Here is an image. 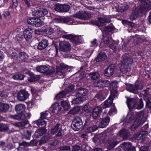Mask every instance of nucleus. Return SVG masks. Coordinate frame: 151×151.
Here are the masks:
<instances>
[{
  "mask_svg": "<svg viewBox=\"0 0 151 151\" xmlns=\"http://www.w3.org/2000/svg\"><path fill=\"white\" fill-rule=\"evenodd\" d=\"M102 36L103 37L102 38V40L103 43L104 44V46L105 47H109V44L110 42L109 38L107 37H105L104 35H103Z\"/></svg>",
  "mask_w": 151,
  "mask_h": 151,
  "instance_id": "47",
  "label": "nucleus"
},
{
  "mask_svg": "<svg viewBox=\"0 0 151 151\" xmlns=\"http://www.w3.org/2000/svg\"><path fill=\"white\" fill-rule=\"evenodd\" d=\"M27 22L29 24L34 27H40L42 24L41 20L39 18L31 17L27 19Z\"/></svg>",
  "mask_w": 151,
  "mask_h": 151,
  "instance_id": "7",
  "label": "nucleus"
},
{
  "mask_svg": "<svg viewBox=\"0 0 151 151\" xmlns=\"http://www.w3.org/2000/svg\"><path fill=\"white\" fill-rule=\"evenodd\" d=\"M95 87L101 88L103 87V80H97L94 83Z\"/></svg>",
  "mask_w": 151,
  "mask_h": 151,
  "instance_id": "50",
  "label": "nucleus"
},
{
  "mask_svg": "<svg viewBox=\"0 0 151 151\" xmlns=\"http://www.w3.org/2000/svg\"><path fill=\"white\" fill-rule=\"evenodd\" d=\"M83 97L81 98V97H77L76 98H74L73 99V100L71 101L72 104H81L82 103L83 101H85L83 100Z\"/></svg>",
  "mask_w": 151,
  "mask_h": 151,
  "instance_id": "41",
  "label": "nucleus"
},
{
  "mask_svg": "<svg viewBox=\"0 0 151 151\" xmlns=\"http://www.w3.org/2000/svg\"><path fill=\"white\" fill-rule=\"evenodd\" d=\"M3 15L4 18L7 20H10L11 19V15L10 12L8 11L3 12Z\"/></svg>",
  "mask_w": 151,
  "mask_h": 151,
  "instance_id": "54",
  "label": "nucleus"
},
{
  "mask_svg": "<svg viewBox=\"0 0 151 151\" xmlns=\"http://www.w3.org/2000/svg\"><path fill=\"white\" fill-rule=\"evenodd\" d=\"M103 82V86L104 87H111V83L110 82L107 80H102Z\"/></svg>",
  "mask_w": 151,
  "mask_h": 151,
  "instance_id": "62",
  "label": "nucleus"
},
{
  "mask_svg": "<svg viewBox=\"0 0 151 151\" xmlns=\"http://www.w3.org/2000/svg\"><path fill=\"white\" fill-rule=\"evenodd\" d=\"M146 108L150 110H151V101L149 99H146L145 104Z\"/></svg>",
  "mask_w": 151,
  "mask_h": 151,
  "instance_id": "56",
  "label": "nucleus"
},
{
  "mask_svg": "<svg viewBox=\"0 0 151 151\" xmlns=\"http://www.w3.org/2000/svg\"><path fill=\"white\" fill-rule=\"evenodd\" d=\"M63 107V111H68L70 106V104L66 101H61V105Z\"/></svg>",
  "mask_w": 151,
  "mask_h": 151,
  "instance_id": "38",
  "label": "nucleus"
},
{
  "mask_svg": "<svg viewBox=\"0 0 151 151\" xmlns=\"http://www.w3.org/2000/svg\"><path fill=\"white\" fill-rule=\"evenodd\" d=\"M112 49L114 52H115L116 51V49L117 47V45L116 44H113L109 46Z\"/></svg>",
  "mask_w": 151,
  "mask_h": 151,
  "instance_id": "64",
  "label": "nucleus"
},
{
  "mask_svg": "<svg viewBox=\"0 0 151 151\" xmlns=\"http://www.w3.org/2000/svg\"><path fill=\"white\" fill-rule=\"evenodd\" d=\"M71 127L75 131H77L80 129H83V122L81 118L76 117L72 121Z\"/></svg>",
  "mask_w": 151,
  "mask_h": 151,
  "instance_id": "4",
  "label": "nucleus"
},
{
  "mask_svg": "<svg viewBox=\"0 0 151 151\" xmlns=\"http://www.w3.org/2000/svg\"><path fill=\"white\" fill-rule=\"evenodd\" d=\"M122 148L124 151H136V148L132 145L131 143L124 142L122 143Z\"/></svg>",
  "mask_w": 151,
  "mask_h": 151,
  "instance_id": "19",
  "label": "nucleus"
},
{
  "mask_svg": "<svg viewBox=\"0 0 151 151\" xmlns=\"http://www.w3.org/2000/svg\"><path fill=\"white\" fill-rule=\"evenodd\" d=\"M126 103L129 109L130 110L136 109L137 101L134 98H127Z\"/></svg>",
  "mask_w": 151,
  "mask_h": 151,
  "instance_id": "13",
  "label": "nucleus"
},
{
  "mask_svg": "<svg viewBox=\"0 0 151 151\" xmlns=\"http://www.w3.org/2000/svg\"><path fill=\"white\" fill-rule=\"evenodd\" d=\"M110 121V118L109 116H107L103 118L99 123V127L101 128L105 127L109 124Z\"/></svg>",
  "mask_w": 151,
  "mask_h": 151,
  "instance_id": "22",
  "label": "nucleus"
},
{
  "mask_svg": "<svg viewBox=\"0 0 151 151\" xmlns=\"http://www.w3.org/2000/svg\"><path fill=\"white\" fill-rule=\"evenodd\" d=\"M8 129V127L6 125L0 123V131L4 132L7 130Z\"/></svg>",
  "mask_w": 151,
  "mask_h": 151,
  "instance_id": "57",
  "label": "nucleus"
},
{
  "mask_svg": "<svg viewBox=\"0 0 151 151\" xmlns=\"http://www.w3.org/2000/svg\"><path fill=\"white\" fill-rule=\"evenodd\" d=\"M107 58L106 53L104 52H101L99 53L96 60L97 62H101Z\"/></svg>",
  "mask_w": 151,
  "mask_h": 151,
  "instance_id": "31",
  "label": "nucleus"
},
{
  "mask_svg": "<svg viewBox=\"0 0 151 151\" xmlns=\"http://www.w3.org/2000/svg\"><path fill=\"white\" fill-rule=\"evenodd\" d=\"M48 41L46 39L42 40L39 42L37 46L38 48L40 50L45 48L48 45Z\"/></svg>",
  "mask_w": 151,
  "mask_h": 151,
  "instance_id": "29",
  "label": "nucleus"
},
{
  "mask_svg": "<svg viewBox=\"0 0 151 151\" xmlns=\"http://www.w3.org/2000/svg\"><path fill=\"white\" fill-rule=\"evenodd\" d=\"M109 67H107L105 69L104 72V75L105 76L110 77L111 76L114 71V67H111V68H109Z\"/></svg>",
  "mask_w": 151,
  "mask_h": 151,
  "instance_id": "36",
  "label": "nucleus"
},
{
  "mask_svg": "<svg viewBox=\"0 0 151 151\" xmlns=\"http://www.w3.org/2000/svg\"><path fill=\"white\" fill-rule=\"evenodd\" d=\"M74 89V85H71L69 86L68 87L65 89L64 90L67 92V94L68 93L72 91Z\"/></svg>",
  "mask_w": 151,
  "mask_h": 151,
  "instance_id": "59",
  "label": "nucleus"
},
{
  "mask_svg": "<svg viewBox=\"0 0 151 151\" xmlns=\"http://www.w3.org/2000/svg\"><path fill=\"white\" fill-rule=\"evenodd\" d=\"M19 56L21 60L25 61L28 58V55L24 52H20L19 54Z\"/></svg>",
  "mask_w": 151,
  "mask_h": 151,
  "instance_id": "43",
  "label": "nucleus"
},
{
  "mask_svg": "<svg viewBox=\"0 0 151 151\" xmlns=\"http://www.w3.org/2000/svg\"><path fill=\"white\" fill-rule=\"evenodd\" d=\"M81 110L82 111H84L85 112H87L89 113L90 111V106L86 104L82 107Z\"/></svg>",
  "mask_w": 151,
  "mask_h": 151,
  "instance_id": "61",
  "label": "nucleus"
},
{
  "mask_svg": "<svg viewBox=\"0 0 151 151\" xmlns=\"http://www.w3.org/2000/svg\"><path fill=\"white\" fill-rule=\"evenodd\" d=\"M24 73L28 74L30 76V77L28 79V80L30 82L38 81L40 78V75H35L30 71L27 70Z\"/></svg>",
  "mask_w": 151,
  "mask_h": 151,
  "instance_id": "20",
  "label": "nucleus"
},
{
  "mask_svg": "<svg viewBox=\"0 0 151 151\" xmlns=\"http://www.w3.org/2000/svg\"><path fill=\"white\" fill-rule=\"evenodd\" d=\"M119 142L116 141H113L112 142H108V145L107 149L109 150H110L114 147Z\"/></svg>",
  "mask_w": 151,
  "mask_h": 151,
  "instance_id": "44",
  "label": "nucleus"
},
{
  "mask_svg": "<svg viewBox=\"0 0 151 151\" xmlns=\"http://www.w3.org/2000/svg\"><path fill=\"white\" fill-rule=\"evenodd\" d=\"M50 139V134H46L44 135L40 140L38 145L41 146L43 144L46 143Z\"/></svg>",
  "mask_w": 151,
  "mask_h": 151,
  "instance_id": "33",
  "label": "nucleus"
},
{
  "mask_svg": "<svg viewBox=\"0 0 151 151\" xmlns=\"http://www.w3.org/2000/svg\"><path fill=\"white\" fill-rule=\"evenodd\" d=\"M151 8L150 4L145 2L141 5L140 8L139 9L140 10V13H144L150 10Z\"/></svg>",
  "mask_w": 151,
  "mask_h": 151,
  "instance_id": "21",
  "label": "nucleus"
},
{
  "mask_svg": "<svg viewBox=\"0 0 151 151\" xmlns=\"http://www.w3.org/2000/svg\"><path fill=\"white\" fill-rule=\"evenodd\" d=\"M47 132L45 127H41L38 129L33 135V138H38L44 135Z\"/></svg>",
  "mask_w": 151,
  "mask_h": 151,
  "instance_id": "14",
  "label": "nucleus"
},
{
  "mask_svg": "<svg viewBox=\"0 0 151 151\" xmlns=\"http://www.w3.org/2000/svg\"><path fill=\"white\" fill-rule=\"evenodd\" d=\"M126 89L128 91L135 94L139 93V90H142L143 88L142 83L139 81H137L134 84L126 83Z\"/></svg>",
  "mask_w": 151,
  "mask_h": 151,
  "instance_id": "3",
  "label": "nucleus"
},
{
  "mask_svg": "<svg viewBox=\"0 0 151 151\" xmlns=\"http://www.w3.org/2000/svg\"><path fill=\"white\" fill-rule=\"evenodd\" d=\"M39 141L37 139H33L31 141L29 142L30 146H37Z\"/></svg>",
  "mask_w": 151,
  "mask_h": 151,
  "instance_id": "60",
  "label": "nucleus"
},
{
  "mask_svg": "<svg viewBox=\"0 0 151 151\" xmlns=\"http://www.w3.org/2000/svg\"><path fill=\"white\" fill-rule=\"evenodd\" d=\"M135 118L134 114L132 112H129L127 114L125 120L126 123H129L132 122Z\"/></svg>",
  "mask_w": 151,
  "mask_h": 151,
  "instance_id": "35",
  "label": "nucleus"
},
{
  "mask_svg": "<svg viewBox=\"0 0 151 151\" xmlns=\"http://www.w3.org/2000/svg\"><path fill=\"white\" fill-rule=\"evenodd\" d=\"M102 111V108L101 106L95 108L92 111V117L94 119H96Z\"/></svg>",
  "mask_w": 151,
  "mask_h": 151,
  "instance_id": "24",
  "label": "nucleus"
},
{
  "mask_svg": "<svg viewBox=\"0 0 151 151\" xmlns=\"http://www.w3.org/2000/svg\"><path fill=\"white\" fill-rule=\"evenodd\" d=\"M29 96L27 91L24 90H21L17 93V98L19 101H23L28 98Z\"/></svg>",
  "mask_w": 151,
  "mask_h": 151,
  "instance_id": "10",
  "label": "nucleus"
},
{
  "mask_svg": "<svg viewBox=\"0 0 151 151\" xmlns=\"http://www.w3.org/2000/svg\"><path fill=\"white\" fill-rule=\"evenodd\" d=\"M71 49V45L68 42L65 41L60 42L59 49L60 51L67 52H69Z\"/></svg>",
  "mask_w": 151,
  "mask_h": 151,
  "instance_id": "9",
  "label": "nucleus"
},
{
  "mask_svg": "<svg viewBox=\"0 0 151 151\" xmlns=\"http://www.w3.org/2000/svg\"><path fill=\"white\" fill-rule=\"evenodd\" d=\"M142 140H141V142L143 143L146 144V145H144L143 146H142L139 148V151H150L149 149L150 146L148 145H147V144L148 143V142H146L145 140V142H146V143H143Z\"/></svg>",
  "mask_w": 151,
  "mask_h": 151,
  "instance_id": "48",
  "label": "nucleus"
},
{
  "mask_svg": "<svg viewBox=\"0 0 151 151\" xmlns=\"http://www.w3.org/2000/svg\"><path fill=\"white\" fill-rule=\"evenodd\" d=\"M32 15L33 16H36L37 18L42 17L41 14V11L40 10V9L35 10L32 12Z\"/></svg>",
  "mask_w": 151,
  "mask_h": 151,
  "instance_id": "51",
  "label": "nucleus"
},
{
  "mask_svg": "<svg viewBox=\"0 0 151 151\" xmlns=\"http://www.w3.org/2000/svg\"><path fill=\"white\" fill-rule=\"evenodd\" d=\"M36 67V69L37 71L41 73H43L49 76H51L54 73L55 76L58 75L61 76L63 75V69L69 68L72 69L74 67H56V71L55 72V67Z\"/></svg>",
  "mask_w": 151,
  "mask_h": 151,
  "instance_id": "1",
  "label": "nucleus"
},
{
  "mask_svg": "<svg viewBox=\"0 0 151 151\" xmlns=\"http://www.w3.org/2000/svg\"><path fill=\"white\" fill-rule=\"evenodd\" d=\"M46 121H41L38 119L32 122V124L34 127H45L47 125Z\"/></svg>",
  "mask_w": 151,
  "mask_h": 151,
  "instance_id": "23",
  "label": "nucleus"
},
{
  "mask_svg": "<svg viewBox=\"0 0 151 151\" xmlns=\"http://www.w3.org/2000/svg\"><path fill=\"white\" fill-rule=\"evenodd\" d=\"M109 91L107 90H103L98 91L95 96V97L99 101H102L106 97Z\"/></svg>",
  "mask_w": 151,
  "mask_h": 151,
  "instance_id": "12",
  "label": "nucleus"
},
{
  "mask_svg": "<svg viewBox=\"0 0 151 151\" xmlns=\"http://www.w3.org/2000/svg\"><path fill=\"white\" fill-rule=\"evenodd\" d=\"M73 16L74 17L84 20H88L91 17V14L87 11H79L76 13L74 14Z\"/></svg>",
  "mask_w": 151,
  "mask_h": 151,
  "instance_id": "5",
  "label": "nucleus"
},
{
  "mask_svg": "<svg viewBox=\"0 0 151 151\" xmlns=\"http://www.w3.org/2000/svg\"><path fill=\"white\" fill-rule=\"evenodd\" d=\"M26 107L23 104H19L14 106V111L17 114L10 115V117L13 119L17 120H24L25 118V109Z\"/></svg>",
  "mask_w": 151,
  "mask_h": 151,
  "instance_id": "2",
  "label": "nucleus"
},
{
  "mask_svg": "<svg viewBox=\"0 0 151 151\" xmlns=\"http://www.w3.org/2000/svg\"><path fill=\"white\" fill-rule=\"evenodd\" d=\"M57 22L58 23H63L69 24L72 22V19L69 17H62L58 18L57 19Z\"/></svg>",
  "mask_w": 151,
  "mask_h": 151,
  "instance_id": "25",
  "label": "nucleus"
},
{
  "mask_svg": "<svg viewBox=\"0 0 151 151\" xmlns=\"http://www.w3.org/2000/svg\"><path fill=\"white\" fill-rule=\"evenodd\" d=\"M114 27L112 25L105 26L104 31L107 35H111L114 31Z\"/></svg>",
  "mask_w": 151,
  "mask_h": 151,
  "instance_id": "30",
  "label": "nucleus"
},
{
  "mask_svg": "<svg viewBox=\"0 0 151 151\" xmlns=\"http://www.w3.org/2000/svg\"><path fill=\"white\" fill-rule=\"evenodd\" d=\"M87 127V128L85 129V132L88 133H91L92 132H93L97 130L98 128L96 125L91 126Z\"/></svg>",
  "mask_w": 151,
  "mask_h": 151,
  "instance_id": "42",
  "label": "nucleus"
},
{
  "mask_svg": "<svg viewBox=\"0 0 151 151\" xmlns=\"http://www.w3.org/2000/svg\"><path fill=\"white\" fill-rule=\"evenodd\" d=\"M42 33L45 35H50L54 32V30L52 28H48L42 30Z\"/></svg>",
  "mask_w": 151,
  "mask_h": 151,
  "instance_id": "49",
  "label": "nucleus"
},
{
  "mask_svg": "<svg viewBox=\"0 0 151 151\" xmlns=\"http://www.w3.org/2000/svg\"><path fill=\"white\" fill-rule=\"evenodd\" d=\"M140 10L139 9H135L133 10L129 16V19L132 21L137 19L139 16Z\"/></svg>",
  "mask_w": 151,
  "mask_h": 151,
  "instance_id": "27",
  "label": "nucleus"
},
{
  "mask_svg": "<svg viewBox=\"0 0 151 151\" xmlns=\"http://www.w3.org/2000/svg\"><path fill=\"white\" fill-rule=\"evenodd\" d=\"M80 37L79 36L73 35L72 34L66 35L63 36V37L70 39L72 42L74 44H77L80 42Z\"/></svg>",
  "mask_w": 151,
  "mask_h": 151,
  "instance_id": "17",
  "label": "nucleus"
},
{
  "mask_svg": "<svg viewBox=\"0 0 151 151\" xmlns=\"http://www.w3.org/2000/svg\"><path fill=\"white\" fill-rule=\"evenodd\" d=\"M60 125V124L59 123L56 124L52 128L50 131L51 134H52L54 135L57 133L59 129V127Z\"/></svg>",
  "mask_w": 151,
  "mask_h": 151,
  "instance_id": "46",
  "label": "nucleus"
},
{
  "mask_svg": "<svg viewBox=\"0 0 151 151\" xmlns=\"http://www.w3.org/2000/svg\"><path fill=\"white\" fill-rule=\"evenodd\" d=\"M9 108V106L8 104L0 102V112L6 113L8 111Z\"/></svg>",
  "mask_w": 151,
  "mask_h": 151,
  "instance_id": "34",
  "label": "nucleus"
},
{
  "mask_svg": "<svg viewBox=\"0 0 151 151\" xmlns=\"http://www.w3.org/2000/svg\"><path fill=\"white\" fill-rule=\"evenodd\" d=\"M91 44L90 46L91 47H97L98 46L99 42L96 39H94L91 42Z\"/></svg>",
  "mask_w": 151,
  "mask_h": 151,
  "instance_id": "63",
  "label": "nucleus"
},
{
  "mask_svg": "<svg viewBox=\"0 0 151 151\" xmlns=\"http://www.w3.org/2000/svg\"><path fill=\"white\" fill-rule=\"evenodd\" d=\"M62 110V106L58 103H56L52 104L49 109V111L53 113L58 114Z\"/></svg>",
  "mask_w": 151,
  "mask_h": 151,
  "instance_id": "18",
  "label": "nucleus"
},
{
  "mask_svg": "<svg viewBox=\"0 0 151 151\" xmlns=\"http://www.w3.org/2000/svg\"><path fill=\"white\" fill-rule=\"evenodd\" d=\"M144 106V103L142 99H139L138 103H137V105L136 109H142Z\"/></svg>",
  "mask_w": 151,
  "mask_h": 151,
  "instance_id": "53",
  "label": "nucleus"
},
{
  "mask_svg": "<svg viewBox=\"0 0 151 151\" xmlns=\"http://www.w3.org/2000/svg\"><path fill=\"white\" fill-rule=\"evenodd\" d=\"M121 72L124 73H127L131 70V67H119Z\"/></svg>",
  "mask_w": 151,
  "mask_h": 151,
  "instance_id": "52",
  "label": "nucleus"
},
{
  "mask_svg": "<svg viewBox=\"0 0 151 151\" xmlns=\"http://www.w3.org/2000/svg\"><path fill=\"white\" fill-rule=\"evenodd\" d=\"M122 22L123 24L128 25L131 27H133L135 25L133 22L126 20H123Z\"/></svg>",
  "mask_w": 151,
  "mask_h": 151,
  "instance_id": "58",
  "label": "nucleus"
},
{
  "mask_svg": "<svg viewBox=\"0 0 151 151\" xmlns=\"http://www.w3.org/2000/svg\"><path fill=\"white\" fill-rule=\"evenodd\" d=\"M70 7V6L67 4H58L55 5V9L59 12H67L69 11Z\"/></svg>",
  "mask_w": 151,
  "mask_h": 151,
  "instance_id": "8",
  "label": "nucleus"
},
{
  "mask_svg": "<svg viewBox=\"0 0 151 151\" xmlns=\"http://www.w3.org/2000/svg\"><path fill=\"white\" fill-rule=\"evenodd\" d=\"M148 128V124H146L142 128L140 132L137 136L138 140H142V141L143 143H146L145 142V136L147 134V130Z\"/></svg>",
  "mask_w": 151,
  "mask_h": 151,
  "instance_id": "6",
  "label": "nucleus"
},
{
  "mask_svg": "<svg viewBox=\"0 0 151 151\" xmlns=\"http://www.w3.org/2000/svg\"><path fill=\"white\" fill-rule=\"evenodd\" d=\"M32 33V29L29 26L24 31V36L26 41L29 42L31 41Z\"/></svg>",
  "mask_w": 151,
  "mask_h": 151,
  "instance_id": "16",
  "label": "nucleus"
},
{
  "mask_svg": "<svg viewBox=\"0 0 151 151\" xmlns=\"http://www.w3.org/2000/svg\"><path fill=\"white\" fill-rule=\"evenodd\" d=\"M145 122L140 118H136L130 127L131 130L134 131L138 127L142 126Z\"/></svg>",
  "mask_w": 151,
  "mask_h": 151,
  "instance_id": "11",
  "label": "nucleus"
},
{
  "mask_svg": "<svg viewBox=\"0 0 151 151\" xmlns=\"http://www.w3.org/2000/svg\"><path fill=\"white\" fill-rule=\"evenodd\" d=\"M67 95V92L64 90L58 93L57 94L55 97V98L57 99H59L62 98H63L65 97Z\"/></svg>",
  "mask_w": 151,
  "mask_h": 151,
  "instance_id": "45",
  "label": "nucleus"
},
{
  "mask_svg": "<svg viewBox=\"0 0 151 151\" xmlns=\"http://www.w3.org/2000/svg\"><path fill=\"white\" fill-rule=\"evenodd\" d=\"M84 124H83V129L88 126H92L91 121L89 116H86L84 120Z\"/></svg>",
  "mask_w": 151,
  "mask_h": 151,
  "instance_id": "39",
  "label": "nucleus"
},
{
  "mask_svg": "<svg viewBox=\"0 0 151 151\" xmlns=\"http://www.w3.org/2000/svg\"><path fill=\"white\" fill-rule=\"evenodd\" d=\"M113 98L111 97H109L104 102L102 106L103 109L110 107L113 103Z\"/></svg>",
  "mask_w": 151,
  "mask_h": 151,
  "instance_id": "32",
  "label": "nucleus"
},
{
  "mask_svg": "<svg viewBox=\"0 0 151 151\" xmlns=\"http://www.w3.org/2000/svg\"><path fill=\"white\" fill-rule=\"evenodd\" d=\"M32 134V132L28 130L24 131L22 134V136L23 138L26 140H30Z\"/></svg>",
  "mask_w": 151,
  "mask_h": 151,
  "instance_id": "37",
  "label": "nucleus"
},
{
  "mask_svg": "<svg viewBox=\"0 0 151 151\" xmlns=\"http://www.w3.org/2000/svg\"><path fill=\"white\" fill-rule=\"evenodd\" d=\"M81 109V107L79 106H75L71 109L68 112V113L70 114H75L79 112Z\"/></svg>",
  "mask_w": 151,
  "mask_h": 151,
  "instance_id": "40",
  "label": "nucleus"
},
{
  "mask_svg": "<svg viewBox=\"0 0 151 151\" xmlns=\"http://www.w3.org/2000/svg\"><path fill=\"white\" fill-rule=\"evenodd\" d=\"M133 60L131 57L125 56L124 57L123 60L122 62L121 66H129L131 65L133 62Z\"/></svg>",
  "mask_w": 151,
  "mask_h": 151,
  "instance_id": "26",
  "label": "nucleus"
},
{
  "mask_svg": "<svg viewBox=\"0 0 151 151\" xmlns=\"http://www.w3.org/2000/svg\"><path fill=\"white\" fill-rule=\"evenodd\" d=\"M47 111L43 112L41 113L39 119H40L41 121H45L44 119H46L47 118V116L48 114L47 113Z\"/></svg>",
  "mask_w": 151,
  "mask_h": 151,
  "instance_id": "55",
  "label": "nucleus"
},
{
  "mask_svg": "<svg viewBox=\"0 0 151 151\" xmlns=\"http://www.w3.org/2000/svg\"><path fill=\"white\" fill-rule=\"evenodd\" d=\"M88 92V89L84 88H80L78 89L76 92V97H79L81 98L83 97V99L85 101L86 100V97Z\"/></svg>",
  "mask_w": 151,
  "mask_h": 151,
  "instance_id": "15",
  "label": "nucleus"
},
{
  "mask_svg": "<svg viewBox=\"0 0 151 151\" xmlns=\"http://www.w3.org/2000/svg\"><path fill=\"white\" fill-rule=\"evenodd\" d=\"M97 19L100 27L104 25L105 23H109L111 22L110 18L106 17H98Z\"/></svg>",
  "mask_w": 151,
  "mask_h": 151,
  "instance_id": "28",
  "label": "nucleus"
}]
</instances>
